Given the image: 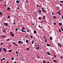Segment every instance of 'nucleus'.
<instances>
[{"mask_svg": "<svg viewBox=\"0 0 63 63\" xmlns=\"http://www.w3.org/2000/svg\"><path fill=\"white\" fill-rule=\"evenodd\" d=\"M61 29L62 30V31H63V29H62V28L61 27Z\"/></svg>", "mask_w": 63, "mask_h": 63, "instance_id": "nucleus-32", "label": "nucleus"}, {"mask_svg": "<svg viewBox=\"0 0 63 63\" xmlns=\"http://www.w3.org/2000/svg\"><path fill=\"white\" fill-rule=\"evenodd\" d=\"M2 51V50L1 48H0V52H1Z\"/></svg>", "mask_w": 63, "mask_h": 63, "instance_id": "nucleus-20", "label": "nucleus"}, {"mask_svg": "<svg viewBox=\"0 0 63 63\" xmlns=\"http://www.w3.org/2000/svg\"><path fill=\"white\" fill-rule=\"evenodd\" d=\"M16 63V62H14V63Z\"/></svg>", "mask_w": 63, "mask_h": 63, "instance_id": "nucleus-64", "label": "nucleus"}, {"mask_svg": "<svg viewBox=\"0 0 63 63\" xmlns=\"http://www.w3.org/2000/svg\"><path fill=\"white\" fill-rule=\"evenodd\" d=\"M16 2L17 3V4H18L19 3V0H17L16 1Z\"/></svg>", "mask_w": 63, "mask_h": 63, "instance_id": "nucleus-7", "label": "nucleus"}, {"mask_svg": "<svg viewBox=\"0 0 63 63\" xmlns=\"http://www.w3.org/2000/svg\"><path fill=\"white\" fill-rule=\"evenodd\" d=\"M13 44H14V45H16V43L15 42H14L13 43Z\"/></svg>", "mask_w": 63, "mask_h": 63, "instance_id": "nucleus-31", "label": "nucleus"}, {"mask_svg": "<svg viewBox=\"0 0 63 63\" xmlns=\"http://www.w3.org/2000/svg\"><path fill=\"white\" fill-rule=\"evenodd\" d=\"M60 2L61 3H63V1H60Z\"/></svg>", "mask_w": 63, "mask_h": 63, "instance_id": "nucleus-33", "label": "nucleus"}, {"mask_svg": "<svg viewBox=\"0 0 63 63\" xmlns=\"http://www.w3.org/2000/svg\"><path fill=\"white\" fill-rule=\"evenodd\" d=\"M42 12L41 10H38V13H41Z\"/></svg>", "mask_w": 63, "mask_h": 63, "instance_id": "nucleus-3", "label": "nucleus"}, {"mask_svg": "<svg viewBox=\"0 0 63 63\" xmlns=\"http://www.w3.org/2000/svg\"><path fill=\"white\" fill-rule=\"evenodd\" d=\"M60 5L61 6H62V4H60Z\"/></svg>", "mask_w": 63, "mask_h": 63, "instance_id": "nucleus-62", "label": "nucleus"}, {"mask_svg": "<svg viewBox=\"0 0 63 63\" xmlns=\"http://www.w3.org/2000/svg\"><path fill=\"white\" fill-rule=\"evenodd\" d=\"M2 31L3 32H6V31H5V30H2Z\"/></svg>", "mask_w": 63, "mask_h": 63, "instance_id": "nucleus-30", "label": "nucleus"}, {"mask_svg": "<svg viewBox=\"0 0 63 63\" xmlns=\"http://www.w3.org/2000/svg\"><path fill=\"white\" fill-rule=\"evenodd\" d=\"M53 24L54 25H56V23H53Z\"/></svg>", "mask_w": 63, "mask_h": 63, "instance_id": "nucleus-45", "label": "nucleus"}, {"mask_svg": "<svg viewBox=\"0 0 63 63\" xmlns=\"http://www.w3.org/2000/svg\"><path fill=\"white\" fill-rule=\"evenodd\" d=\"M43 37L44 38V39H46V37L45 36H44Z\"/></svg>", "mask_w": 63, "mask_h": 63, "instance_id": "nucleus-53", "label": "nucleus"}, {"mask_svg": "<svg viewBox=\"0 0 63 63\" xmlns=\"http://www.w3.org/2000/svg\"><path fill=\"white\" fill-rule=\"evenodd\" d=\"M10 16H8V18H10Z\"/></svg>", "mask_w": 63, "mask_h": 63, "instance_id": "nucleus-49", "label": "nucleus"}, {"mask_svg": "<svg viewBox=\"0 0 63 63\" xmlns=\"http://www.w3.org/2000/svg\"><path fill=\"white\" fill-rule=\"evenodd\" d=\"M16 23L15 22V23H13V25H14V24H16Z\"/></svg>", "mask_w": 63, "mask_h": 63, "instance_id": "nucleus-48", "label": "nucleus"}, {"mask_svg": "<svg viewBox=\"0 0 63 63\" xmlns=\"http://www.w3.org/2000/svg\"><path fill=\"white\" fill-rule=\"evenodd\" d=\"M14 57H13L11 58V60H14Z\"/></svg>", "mask_w": 63, "mask_h": 63, "instance_id": "nucleus-22", "label": "nucleus"}, {"mask_svg": "<svg viewBox=\"0 0 63 63\" xmlns=\"http://www.w3.org/2000/svg\"><path fill=\"white\" fill-rule=\"evenodd\" d=\"M53 17L54 18H55V19H56L57 18V17H56L55 16H53Z\"/></svg>", "mask_w": 63, "mask_h": 63, "instance_id": "nucleus-17", "label": "nucleus"}, {"mask_svg": "<svg viewBox=\"0 0 63 63\" xmlns=\"http://www.w3.org/2000/svg\"><path fill=\"white\" fill-rule=\"evenodd\" d=\"M3 29L4 30H5V31L6 30H5V28H4V26H3Z\"/></svg>", "mask_w": 63, "mask_h": 63, "instance_id": "nucleus-41", "label": "nucleus"}, {"mask_svg": "<svg viewBox=\"0 0 63 63\" xmlns=\"http://www.w3.org/2000/svg\"><path fill=\"white\" fill-rule=\"evenodd\" d=\"M4 25H6L7 26H9L8 25H7V23H4Z\"/></svg>", "mask_w": 63, "mask_h": 63, "instance_id": "nucleus-10", "label": "nucleus"}, {"mask_svg": "<svg viewBox=\"0 0 63 63\" xmlns=\"http://www.w3.org/2000/svg\"><path fill=\"white\" fill-rule=\"evenodd\" d=\"M47 54L48 55H51V54L48 52H47Z\"/></svg>", "mask_w": 63, "mask_h": 63, "instance_id": "nucleus-12", "label": "nucleus"}, {"mask_svg": "<svg viewBox=\"0 0 63 63\" xmlns=\"http://www.w3.org/2000/svg\"><path fill=\"white\" fill-rule=\"evenodd\" d=\"M23 28V29H21V31L23 32H25L26 31H24L23 30H25V28L24 27H22Z\"/></svg>", "mask_w": 63, "mask_h": 63, "instance_id": "nucleus-1", "label": "nucleus"}, {"mask_svg": "<svg viewBox=\"0 0 63 63\" xmlns=\"http://www.w3.org/2000/svg\"><path fill=\"white\" fill-rule=\"evenodd\" d=\"M50 40H52V37H50Z\"/></svg>", "mask_w": 63, "mask_h": 63, "instance_id": "nucleus-24", "label": "nucleus"}, {"mask_svg": "<svg viewBox=\"0 0 63 63\" xmlns=\"http://www.w3.org/2000/svg\"><path fill=\"white\" fill-rule=\"evenodd\" d=\"M59 11H58V12H57V14H58V13H59Z\"/></svg>", "mask_w": 63, "mask_h": 63, "instance_id": "nucleus-60", "label": "nucleus"}, {"mask_svg": "<svg viewBox=\"0 0 63 63\" xmlns=\"http://www.w3.org/2000/svg\"><path fill=\"white\" fill-rule=\"evenodd\" d=\"M45 17H46V16H45L43 15V19H44L46 20Z\"/></svg>", "mask_w": 63, "mask_h": 63, "instance_id": "nucleus-4", "label": "nucleus"}, {"mask_svg": "<svg viewBox=\"0 0 63 63\" xmlns=\"http://www.w3.org/2000/svg\"><path fill=\"white\" fill-rule=\"evenodd\" d=\"M2 60H5V58H2Z\"/></svg>", "mask_w": 63, "mask_h": 63, "instance_id": "nucleus-42", "label": "nucleus"}, {"mask_svg": "<svg viewBox=\"0 0 63 63\" xmlns=\"http://www.w3.org/2000/svg\"><path fill=\"white\" fill-rule=\"evenodd\" d=\"M10 7H8V8L7 9V10L8 11L10 9Z\"/></svg>", "mask_w": 63, "mask_h": 63, "instance_id": "nucleus-15", "label": "nucleus"}, {"mask_svg": "<svg viewBox=\"0 0 63 63\" xmlns=\"http://www.w3.org/2000/svg\"><path fill=\"white\" fill-rule=\"evenodd\" d=\"M47 46H49V47H50L51 46V45H50V44H47Z\"/></svg>", "mask_w": 63, "mask_h": 63, "instance_id": "nucleus-8", "label": "nucleus"}, {"mask_svg": "<svg viewBox=\"0 0 63 63\" xmlns=\"http://www.w3.org/2000/svg\"><path fill=\"white\" fill-rule=\"evenodd\" d=\"M46 62L45 61V60H44L43 61V63H46Z\"/></svg>", "mask_w": 63, "mask_h": 63, "instance_id": "nucleus-23", "label": "nucleus"}, {"mask_svg": "<svg viewBox=\"0 0 63 63\" xmlns=\"http://www.w3.org/2000/svg\"><path fill=\"white\" fill-rule=\"evenodd\" d=\"M53 62H54V63H55L56 62V60H53Z\"/></svg>", "mask_w": 63, "mask_h": 63, "instance_id": "nucleus-35", "label": "nucleus"}, {"mask_svg": "<svg viewBox=\"0 0 63 63\" xmlns=\"http://www.w3.org/2000/svg\"><path fill=\"white\" fill-rule=\"evenodd\" d=\"M31 36V37L32 38H33V37L32 36V35H31L30 36Z\"/></svg>", "mask_w": 63, "mask_h": 63, "instance_id": "nucleus-46", "label": "nucleus"}, {"mask_svg": "<svg viewBox=\"0 0 63 63\" xmlns=\"http://www.w3.org/2000/svg\"><path fill=\"white\" fill-rule=\"evenodd\" d=\"M5 35H3V36L2 37V38H5Z\"/></svg>", "mask_w": 63, "mask_h": 63, "instance_id": "nucleus-39", "label": "nucleus"}, {"mask_svg": "<svg viewBox=\"0 0 63 63\" xmlns=\"http://www.w3.org/2000/svg\"><path fill=\"white\" fill-rule=\"evenodd\" d=\"M28 35H25V37H28Z\"/></svg>", "mask_w": 63, "mask_h": 63, "instance_id": "nucleus-37", "label": "nucleus"}, {"mask_svg": "<svg viewBox=\"0 0 63 63\" xmlns=\"http://www.w3.org/2000/svg\"><path fill=\"white\" fill-rule=\"evenodd\" d=\"M62 19L63 20V16H62Z\"/></svg>", "mask_w": 63, "mask_h": 63, "instance_id": "nucleus-61", "label": "nucleus"}, {"mask_svg": "<svg viewBox=\"0 0 63 63\" xmlns=\"http://www.w3.org/2000/svg\"><path fill=\"white\" fill-rule=\"evenodd\" d=\"M18 43H21V41H18Z\"/></svg>", "mask_w": 63, "mask_h": 63, "instance_id": "nucleus-26", "label": "nucleus"}, {"mask_svg": "<svg viewBox=\"0 0 63 63\" xmlns=\"http://www.w3.org/2000/svg\"><path fill=\"white\" fill-rule=\"evenodd\" d=\"M52 15H54V13H53V12H52Z\"/></svg>", "mask_w": 63, "mask_h": 63, "instance_id": "nucleus-58", "label": "nucleus"}, {"mask_svg": "<svg viewBox=\"0 0 63 63\" xmlns=\"http://www.w3.org/2000/svg\"><path fill=\"white\" fill-rule=\"evenodd\" d=\"M26 43H28L29 42V41L28 40H27V39H26Z\"/></svg>", "mask_w": 63, "mask_h": 63, "instance_id": "nucleus-11", "label": "nucleus"}, {"mask_svg": "<svg viewBox=\"0 0 63 63\" xmlns=\"http://www.w3.org/2000/svg\"><path fill=\"white\" fill-rule=\"evenodd\" d=\"M38 26L40 28L41 27V26L39 25Z\"/></svg>", "mask_w": 63, "mask_h": 63, "instance_id": "nucleus-57", "label": "nucleus"}, {"mask_svg": "<svg viewBox=\"0 0 63 63\" xmlns=\"http://www.w3.org/2000/svg\"><path fill=\"white\" fill-rule=\"evenodd\" d=\"M47 42V39H45V43H46V42Z\"/></svg>", "mask_w": 63, "mask_h": 63, "instance_id": "nucleus-40", "label": "nucleus"}, {"mask_svg": "<svg viewBox=\"0 0 63 63\" xmlns=\"http://www.w3.org/2000/svg\"><path fill=\"white\" fill-rule=\"evenodd\" d=\"M33 33L34 34H36V31L34 30L33 31Z\"/></svg>", "mask_w": 63, "mask_h": 63, "instance_id": "nucleus-14", "label": "nucleus"}, {"mask_svg": "<svg viewBox=\"0 0 63 63\" xmlns=\"http://www.w3.org/2000/svg\"><path fill=\"white\" fill-rule=\"evenodd\" d=\"M15 30H16V31H18V29H16Z\"/></svg>", "mask_w": 63, "mask_h": 63, "instance_id": "nucleus-36", "label": "nucleus"}, {"mask_svg": "<svg viewBox=\"0 0 63 63\" xmlns=\"http://www.w3.org/2000/svg\"><path fill=\"white\" fill-rule=\"evenodd\" d=\"M58 44L60 46V47H61V44H60V43H58Z\"/></svg>", "mask_w": 63, "mask_h": 63, "instance_id": "nucleus-9", "label": "nucleus"}, {"mask_svg": "<svg viewBox=\"0 0 63 63\" xmlns=\"http://www.w3.org/2000/svg\"><path fill=\"white\" fill-rule=\"evenodd\" d=\"M41 17H38V19L39 20H41Z\"/></svg>", "mask_w": 63, "mask_h": 63, "instance_id": "nucleus-29", "label": "nucleus"}, {"mask_svg": "<svg viewBox=\"0 0 63 63\" xmlns=\"http://www.w3.org/2000/svg\"><path fill=\"white\" fill-rule=\"evenodd\" d=\"M37 46H38V47H40V46H39V44H37Z\"/></svg>", "mask_w": 63, "mask_h": 63, "instance_id": "nucleus-38", "label": "nucleus"}, {"mask_svg": "<svg viewBox=\"0 0 63 63\" xmlns=\"http://www.w3.org/2000/svg\"><path fill=\"white\" fill-rule=\"evenodd\" d=\"M14 35H15L13 34V35H11V36L12 37H14Z\"/></svg>", "mask_w": 63, "mask_h": 63, "instance_id": "nucleus-34", "label": "nucleus"}, {"mask_svg": "<svg viewBox=\"0 0 63 63\" xmlns=\"http://www.w3.org/2000/svg\"><path fill=\"white\" fill-rule=\"evenodd\" d=\"M61 15V13H59V15Z\"/></svg>", "mask_w": 63, "mask_h": 63, "instance_id": "nucleus-59", "label": "nucleus"}, {"mask_svg": "<svg viewBox=\"0 0 63 63\" xmlns=\"http://www.w3.org/2000/svg\"><path fill=\"white\" fill-rule=\"evenodd\" d=\"M17 9L18 10H19V9H20V8H19V7H18L17 8Z\"/></svg>", "mask_w": 63, "mask_h": 63, "instance_id": "nucleus-28", "label": "nucleus"}, {"mask_svg": "<svg viewBox=\"0 0 63 63\" xmlns=\"http://www.w3.org/2000/svg\"><path fill=\"white\" fill-rule=\"evenodd\" d=\"M10 34L11 35V36H12V35L13 34V33H12V32H10Z\"/></svg>", "mask_w": 63, "mask_h": 63, "instance_id": "nucleus-21", "label": "nucleus"}, {"mask_svg": "<svg viewBox=\"0 0 63 63\" xmlns=\"http://www.w3.org/2000/svg\"><path fill=\"white\" fill-rule=\"evenodd\" d=\"M9 38H8V39L7 40V41H9Z\"/></svg>", "mask_w": 63, "mask_h": 63, "instance_id": "nucleus-51", "label": "nucleus"}, {"mask_svg": "<svg viewBox=\"0 0 63 63\" xmlns=\"http://www.w3.org/2000/svg\"><path fill=\"white\" fill-rule=\"evenodd\" d=\"M27 30V32H28V33H29V30Z\"/></svg>", "mask_w": 63, "mask_h": 63, "instance_id": "nucleus-44", "label": "nucleus"}, {"mask_svg": "<svg viewBox=\"0 0 63 63\" xmlns=\"http://www.w3.org/2000/svg\"><path fill=\"white\" fill-rule=\"evenodd\" d=\"M26 49L27 50H29L30 49V48H26Z\"/></svg>", "mask_w": 63, "mask_h": 63, "instance_id": "nucleus-27", "label": "nucleus"}, {"mask_svg": "<svg viewBox=\"0 0 63 63\" xmlns=\"http://www.w3.org/2000/svg\"><path fill=\"white\" fill-rule=\"evenodd\" d=\"M36 6L38 7L39 6V5H38L37 4Z\"/></svg>", "mask_w": 63, "mask_h": 63, "instance_id": "nucleus-47", "label": "nucleus"}, {"mask_svg": "<svg viewBox=\"0 0 63 63\" xmlns=\"http://www.w3.org/2000/svg\"><path fill=\"white\" fill-rule=\"evenodd\" d=\"M0 44H1V45H3V43H1Z\"/></svg>", "mask_w": 63, "mask_h": 63, "instance_id": "nucleus-54", "label": "nucleus"}, {"mask_svg": "<svg viewBox=\"0 0 63 63\" xmlns=\"http://www.w3.org/2000/svg\"><path fill=\"white\" fill-rule=\"evenodd\" d=\"M54 57L55 58H56V55H54Z\"/></svg>", "mask_w": 63, "mask_h": 63, "instance_id": "nucleus-43", "label": "nucleus"}, {"mask_svg": "<svg viewBox=\"0 0 63 63\" xmlns=\"http://www.w3.org/2000/svg\"><path fill=\"white\" fill-rule=\"evenodd\" d=\"M44 20H43L41 21L42 22V23H43L44 22Z\"/></svg>", "mask_w": 63, "mask_h": 63, "instance_id": "nucleus-52", "label": "nucleus"}, {"mask_svg": "<svg viewBox=\"0 0 63 63\" xmlns=\"http://www.w3.org/2000/svg\"><path fill=\"white\" fill-rule=\"evenodd\" d=\"M59 24L60 26H62V23H59Z\"/></svg>", "mask_w": 63, "mask_h": 63, "instance_id": "nucleus-18", "label": "nucleus"}, {"mask_svg": "<svg viewBox=\"0 0 63 63\" xmlns=\"http://www.w3.org/2000/svg\"><path fill=\"white\" fill-rule=\"evenodd\" d=\"M59 57L61 59H63V57H62L61 56H60Z\"/></svg>", "mask_w": 63, "mask_h": 63, "instance_id": "nucleus-19", "label": "nucleus"}, {"mask_svg": "<svg viewBox=\"0 0 63 63\" xmlns=\"http://www.w3.org/2000/svg\"><path fill=\"white\" fill-rule=\"evenodd\" d=\"M16 54H17L18 53L17 52H16Z\"/></svg>", "mask_w": 63, "mask_h": 63, "instance_id": "nucleus-50", "label": "nucleus"}, {"mask_svg": "<svg viewBox=\"0 0 63 63\" xmlns=\"http://www.w3.org/2000/svg\"><path fill=\"white\" fill-rule=\"evenodd\" d=\"M33 43H34V41H33V40L32 41V44H33Z\"/></svg>", "mask_w": 63, "mask_h": 63, "instance_id": "nucleus-25", "label": "nucleus"}, {"mask_svg": "<svg viewBox=\"0 0 63 63\" xmlns=\"http://www.w3.org/2000/svg\"><path fill=\"white\" fill-rule=\"evenodd\" d=\"M0 14L1 15V16H3L2 14V12H0Z\"/></svg>", "mask_w": 63, "mask_h": 63, "instance_id": "nucleus-13", "label": "nucleus"}, {"mask_svg": "<svg viewBox=\"0 0 63 63\" xmlns=\"http://www.w3.org/2000/svg\"><path fill=\"white\" fill-rule=\"evenodd\" d=\"M59 32H61V30H60V29H59Z\"/></svg>", "mask_w": 63, "mask_h": 63, "instance_id": "nucleus-56", "label": "nucleus"}, {"mask_svg": "<svg viewBox=\"0 0 63 63\" xmlns=\"http://www.w3.org/2000/svg\"><path fill=\"white\" fill-rule=\"evenodd\" d=\"M4 6L5 7H6V4H5L4 5Z\"/></svg>", "mask_w": 63, "mask_h": 63, "instance_id": "nucleus-63", "label": "nucleus"}, {"mask_svg": "<svg viewBox=\"0 0 63 63\" xmlns=\"http://www.w3.org/2000/svg\"><path fill=\"white\" fill-rule=\"evenodd\" d=\"M12 51V50H9L8 52H11Z\"/></svg>", "mask_w": 63, "mask_h": 63, "instance_id": "nucleus-16", "label": "nucleus"}, {"mask_svg": "<svg viewBox=\"0 0 63 63\" xmlns=\"http://www.w3.org/2000/svg\"><path fill=\"white\" fill-rule=\"evenodd\" d=\"M44 8H43V7H42V10L43 12L44 13H46V11L45 10H44Z\"/></svg>", "mask_w": 63, "mask_h": 63, "instance_id": "nucleus-2", "label": "nucleus"}, {"mask_svg": "<svg viewBox=\"0 0 63 63\" xmlns=\"http://www.w3.org/2000/svg\"><path fill=\"white\" fill-rule=\"evenodd\" d=\"M40 48V47H36V50H39V48Z\"/></svg>", "mask_w": 63, "mask_h": 63, "instance_id": "nucleus-6", "label": "nucleus"}, {"mask_svg": "<svg viewBox=\"0 0 63 63\" xmlns=\"http://www.w3.org/2000/svg\"><path fill=\"white\" fill-rule=\"evenodd\" d=\"M3 50L4 51H5L6 52H7V50L5 48H3Z\"/></svg>", "mask_w": 63, "mask_h": 63, "instance_id": "nucleus-5", "label": "nucleus"}, {"mask_svg": "<svg viewBox=\"0 0 63 63\" xmlns=\"http://www.w3.org/2000/svg\"><path fill=\"white\" fill-rule=\"evenodd\" d=\"M26 2L27 3H28V0H26Z\"/></svg>", "mask_w": 63, "mask_h": 63, "instance_id": "nucleus-55", "label": "nucleus"}]
</instances>
